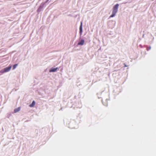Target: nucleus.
<instances>
[{
	"mask_svg": "<svg viewBox=\"0 0 156 156\" xmlns=\"http://www.w3.org/2000/svg\"><path fill=\"white\" fill-rule=\"evenodd\" d=\"M35 104V102L34 101H33L32 103L29 106L30 107H34Z\"/></svg>",
	"mask_w": 156,
	"mask_h": 156,
	"instance_id": "423d86ee",
	"label": "nucleus"
},
{
	"mask_svg": "<svg viewBox=\"0 0 156 156\" xmlns=\"http://www.w3.org/2000/svg\"><path fill=\"white\" fill-rule=\"evenodd\" d=\"M82 32V23H81V26L80 27V33H81Z\"/></svg>",
	"mask_w": 156,
	"mask_h": 156,
	"instance_id": "0eeeda50",
	"label": "nucleus"
},
{
	"mask_svg": "<svg viewBox=\"0 0 156 156\" xmlns=\"http://www.w3.org/2000/svg\"><path fill=\"white\" fill-rule=\"evenodd\" d=\"M12 67V66H8L7 67H6L3 70H4V73L7 72H9L10 70L11 69V68Z\"/></svg>",
	"mask_w": 156,
	"mask_h": 156,
	"instance_id": "f03ea898",
	"label": "nucleus"
},
{
	"mask_svg": "<svg viewBox=\"0 0 156 156\" xmlns=\"http://www.w3.org/2000/svg\"><path fill=\"white\" fill-rule=\"evenodd\" d=\"M124 67H126L127 66L125 64V63H124Z\"/></svg>",
	"mask_w": 156,
	"mask_h": 156,
	"instance_id": "9b49d317",
	"label": "nucleus"
},
{
	"mask_svg": "<svg viewBox=\"0 0 156 156\" xmlns=\"http://www.w3.org/2000/svg\"><path fill=\"white\" fill-rule=\"evenodd\" d=\"M58 69V68H52L49 71L50 72H55Z\"/></svg>",
	"mask_w": 156,
	"mask_h": 156,
	"instance_id": "7ed1b4c3",
	"label": "nucleus"
},
{
	"mask_svg": "<svg viewBox=\"0 0 156 156\" xmlns=\"http://www.w3.org/2000/svg\"><path fill=\"white\" fill-rule=\"evenodd\" d=\"M151 49V47L150 46H149V47H148L146 49L147 51H148V50H150Z\"/></svg>",
	"mask_w": 156,
	"mask_h": 156,
	"instance_id": "9d476101",
	"label": "nucleus"
},
{
	"mask_svg": "<svg viewBox=\"0 0 156 156\" xmlns=\"http://www.w3.org/2000/svg\"><path fill=\"white\" fill-rule=\"evenodd\" d=\"M119 6V5L118 4H117L114 6L113 9L112 14L110 16V18L113 17L115 16L116 13L117 12Z\"/></svg>",
	"mask_w": 156,
	"mask_h": 156,
	"instance_id": "f257e3e1",
	"label": "nucleus"
},
{
	"mask_svg": "<svg viewBox=\"0 0 156 156\" xmlns=\"http://www.w3.org/2000/svg\"><path fill=\"white\" fill-rule=\"evenodd\" d=\"M4 73V72L3 70H1L0 71V75H1Z\"/></svg>",
	"mask_w": 156,
	"mask_h": 156,
	"instance_id": "1a4fd4ad",
	"label": "nucleus"
},
{
	"mask_svg": "<svg viewBox=\"0 0 156 156\" xmlns=\"http://www.w3.org/2000/svg\"><path fill=\"white\" fill-rule=\"evenodd\" d=\"M20 108L18 107L17 108L15 109L14 110V112L15 113H16V112H19L20 110Z\"/></svg>",
	"mask_w": 156,
	"mask_h": 156,
	"instance_id": "39448f33",
	"label": "nucleus"
},
{
	"mask_svg": "<svg viewBox=\"0 0 156 156\" xmlns=\"http://www.w3.org/2000/svg\"><path fill=\"white\" fill-rule=\"evenodd\" d=\"M17 65H18L17 64H16L14 65L13 66V69H15L16 68L17 66Z\"/></svg>",
	"mask_w": 156,
	"mask_h": 156,
	"instance_id": "6e6552de",
	"label": "nucleus"
},
{
	"mask_svg": "<svg viewBox=\"0 0 156 156\" xmlns=\"http://www.w3.org/2000/svg\"><path fill=\"white\" fill-rule=\"evenodd\" d=\"M84 41L83 40H81V41L79 42L78 45H83L84 43Z\"/></svg>",
	"mask_w": 156,
	"mask_h": 156,
	"instance_id": "20e7f679",
	"label": "nucleus"
}]
</instances>
